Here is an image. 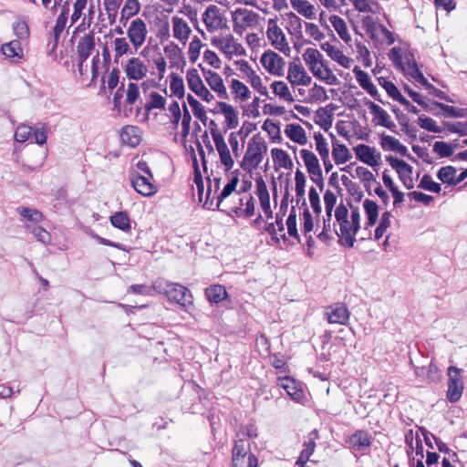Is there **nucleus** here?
I'll return each mask as SVG.
<instances>
[{
	"mask_svg": "<svg viewBox=\"0 0 467 467\" xmlns=\"http://www.w3.org/2000/svg\"><path fill=\"white\" fill-rule=\"evenodd\" d=\"M152 288L160 294L166 295L170 301H174L183 307L192 303L191 291L182 285L158 279L153 282Z\"/></svg>",
	"mask_w": 467,
	"mask_h": 467,
	"instance_id": "nucleus-1",
	"label": "nucleus"
},
{
	"mask_svg": "<svg viewBox=\"0 0 467 467\" xmlns=\"http://www.w3.org/2000/svg\"><path fill=\"white\" fill-rule=\"evenodd\" d=\"M267 145L260 134H255L250 140L243 161L240 163L241 168L251 172L256 169L263 161V154L266 152Z\"/></svg>",
	"mask_w": 467,
	"mask_h": 467,
	"instance_id": "nucleus-2",
	"label": "nucleus"
},
{
	"mask_svg": "<svg viewBox=\"0 0 467 467\" xmlns=\"http://www.w3.org/2000/svg\"><path fill=\"white\" fill-rule=\"evenodd\" d=\"M303 57L315 77L322 80H327L330 84L334 81L336 82V76H334L332 71L325 66L323 62V56L317 49L307 48L305 51Z\"/></svg>",
	"mask_w": 467,
	"mask_h": 467,
	"instance_id": "nucleus-3",
	"label": "nucleus"
},
{
	"mask_svg": "<svg viewBox=\"0 0 467 467\" xmlns=\"http://www.w3.org/2000/svg\"><path fill=\"white\" fill-rule=\"evenodd\" d=\"M127 37L135 51H138L145 43L148 28L145 21L140 17L131 20L127 26Z\"/></svg>",
	"mask_w": 467,
	"mask_h": 467,
	"instance_id": "nucleus-4",
	"label": "nucleus"
},
{
	"mask_svg": "<svg viewBox=\"0 0 467 467\" xmlns=\"http://www.w3.org/2000/svg\"><path fill=\"white\" fill-rule=\"evenodd\" d=\"M130 181L134 190L145 197H151L158 192V186L153 182V176L140 174L132 170L130 172Z\"/></svg>",
	"mask_w": 467,
	"mask_h": 467,
	"instance_id": "nucleus-5",
	"label": "nucleus"
},
{
	"mask_svg": "<svg viewBox=\"0 0 467 467\" xmlns=\"http://www.w3.org/2000/svg\"><path fill=\"white\" fill-rule=\"evenodd\" d=\"M202 21L207 31L210 33L228 28L227 19L223 16L221 9L215 5L207 6L202 14Z\"/></svg>",
	"mask_w": 467,
	"mask_h": 467,
	"instance_id": "nucleus-6",
	"label": "nucleus"
},
{
	"mask_svg": "<svg viewBox=\"0 0 467 467\" xmlns=\"http://www.w3.org/2000/svg\"><path fill=\"white\" fill-rule=\"evenodd\" d=\"M461 371L456 367L451 366L448 368L447 399L452 403L457 402L462 395L463 382Z\"/></svg>",
	"mask_w": 467,
	"mask_h": 467,
	"instance_id": "nucleus-7",
	"label": "nucleus"
},
{
	"mask_svg": "<svg viewBox=\"0 0 467 467\" xmlns=\"http://www.w3.org/2000/svg\"><path fill=\"white\" fill-rule=\"evenodd\" d=\"M211 42L213 46L219 48L223 53L230 57L234 55L244 54V48L243 46L237 43L234 36L231 34L214 36L212 38Z\"/></svg>",
	"mask_w": 467,
	"mask_h": 467,
	"instance_id": "nucleus-8",
	"label": "nucleus"
},
{
	"mask_svg": "<svg viewBox=\"0 0 467 467\" xmlns=\"http://www.w3.org/2000/svg\"><path fill=\"white\" fill-rule=\"evenodd\" d=\"M232 18L234 31L238 35H242L246 28L257 23L258 15L252 10L239 8L232 13Z\"/></svg>",
	"mask_w": 467,
	"mask_h": 467,
	"instance_id": "nucleus-9",
	"label": "nucleus"
},
{
	"mask_svg": "<svg viewBox=\"0 0 467 467\" xmlns=\"http://www.w3.org/2000/svg\"><path fill=\"white\" fill-rule=\"evenodd\" d=\"M386 161L396 170L400 180L407 189H412L414 186L412 179L413 168L403 160H400L393 156H387Z\"/></svg>",
	"mask_w": 467,
	"mask_h": 467,
	"instance_id": "nucleus-10",
	"label": "nucleus"
},
{
	"mask_svg": "<svg viewBox=\"0 0 467 467\" xmlns=\"http://www.w3.org/2000/svg\"><path fill=\"white\" fill-rule=\"evenodd\" d=\"M186 79L190 89L206 102L212 101L214 97L202 83V80L195 68L189 69Z\"/></svg>",
	"mask_w": 467,
	"mask_h": 467,
	"instance_id": "nucleus-11",
	"label": "nucleus"
},
{
	"mask_svg": "<svg viewBox=\"0 0 467 467\" xmlns=\"http://www.w3.org/2000/svg\"><path fill=\"white\" fill-rule=\"evenodd\" d=\"M267 38L271 42L272 46L283 52L285 55H288L290 52L289 45L285 39V34L282 29L277 26L276 22L273 19L268 21V28H267Z\"/></svg>",
	"mask_w": 467,
	"mask_h": 467,
	"instance_id": "nucleus-12",
	"label": "nucleus"
},
{
	"mask_svg": "<svg viewBox=\"0 0 467 467\" xmlns=\"http://www.w3.org/2000/svg\"><path fill=\"white\" fill-rule=\"evenodd\" d=\"M68 13H69V5H68V2H66L62 5L61 13L57 16V18L56 20V24L52 29V32L50 33V39L48 41L47 47L50 48L51 52H54L57 47L60 36L66 27Z\"/></svg>",
	"mask_w": 467,
	"mask_h": 467,
	"instance_id": "nucleus-13",
	"label": "nucleus"
},
{
	"mask_svg": "<svg viewBox=\"0 0 467 467\" xmlns=\"http://www.w3.org/2000/svg\"><path fill=\"white\" fill-rule=\"evenodd\" d=\"M263 67L272 75L283 76L285 62L282 57L272 50L265 51L261 57Z\"/></svg>",
	"mask_w": 467,
	"mask_h": 467,
	"instance_id": "nucleus-14",
	"label": "nucleus"
},
{
	"mask_svg": "<svg viewBox=\"0 0 467 467\" xmlns=\"http://www.w3.org/2000/svg\"><path fill=\"white\" fill-rule=\"evenodd\" d=\"M123 70L126 77L132 80H141L147 77L148 67L146 64L140 58L132 57L127 60L123 66Z\"/></svg>",
	"mask_w": 467,
	"mask_h": 467,
	"instance_id": "nucleus-15",
	"label": "nucleus"
},
{
	"mask_svg": "<svg viewBox=\"0 0 467 467\" xmlns=\"http://www.w3.org/2000/svg\"><path fill=\"white\" fill-rule=\"evenodd\" d=\"M326 316L330 324L346 325L349 319V312L342 303H337L327 307Z\"/></svg>",
	"mask_w": 467,
	"mask_h": 467,
	"instance_id": "nucleus-16",
	"label": "nucleus"
},
{
	"mask_svg": "<svg viewBox=\"0 0 467 467\" xmlns=\"http://www.w3.org/2000/svg\"><path fill=\"white\" fill-rule=\"evenodd\" d=\"M213 140L214 141L222 164L225 167L226 171L231 170L234 164V161L231 156L230 150L224 141L223 135L221 133L213 132Z\"/></svg>",
	"mask_w": 467,
	"mask_h": 467,
	"instance_id": "nucleus-17",
	"label": "nucleus"
},
{
	"mask_svg": "<svg viewBox=\"0 0 467 467\" xmlns=\"http://www.w3.org/2000/svg\"><path fill=\"white\" fill-rule=\"evenodd\" d=\"M357 158L363 163L371 167L379 164L380 153H376V150L366 144H358L354 148Z\"/></svg>",
	"mask_w": 467,
	"mask_h": 467,
	"instance_id": "nucleus-18",
	"label": "nucleus"
},
{
	"mask_svg": "<svg viewBox=\"0 0 467 467\" xmlns=\"http://www.w3.org/2000/svg\"><path fill=\"white\" fill-rule=\"evenodd\" d=\"M339 224V233L335 230V233L337 236H339L338 244L348 248L354 246L355 243V235L358 231H353V224L351 222L347 219L345 223L340 222Z\"/></svg>",
	"mask_w": 467,
	"mask_h": 467,
	"instance_id": "nucleus-19",
	"label": "nucleus"
},
{
	"mask_svg": "<svg viewBox=\"0 0 467 467\" xmlns=\"http://www.w3.org/2000/svg\"><path fill=\"white\" fill-rule=\"evenodd\" d=\"M202 71L204 74L205 80L210 86V88L213 91H215L221 99H228L226 88L223 84L222 77L218 73L211 69L205 70L204 68H202Z\"/></svg>",
	"mask_w": 467,
	"mask_h": 467,
	"instance_id": "nucleus-20",
	"label": "nucleus"
},
{
	"mask_svg": "<svg viewBox=\"0 0 467 467\" xmlns=\"http://www.w3.org/2000/svg\"><path fill=\"white\" fill-rule=\"evenodd\" d=\"M365 104L370 109V113L378 118L377 125L383 126L392 131H395L396 124L390 120L389 113L370 100H366Z\"/></svg>",
	"mask_w": 467,
	"mask_h": 467,
	"instance_id": "nucleus-21",
	"label": "nucleus"
},
{
	"mask_svg": "<svg viewBox=\"0 0 467 467\" xmlns=\"http://www.w3.org/2000/svg\"><path fill=\"white\" fill-rule=\"evenodd\" d=\"M171 24L173 36L182 44H186L192 33L188 23L182 17L172 16Z\"/></svg>",
	"mask_w": 467,
	"mask_h": 467,
	"instance_id": "nucleus-22",
	"label": "nucleus"
},
{
	"mask_svg": "<svg viewBox=\"0 0 467 467\" xmlns=\"http://www.w3.org/2000/svg\"><path fill=\"white\" fill-rule=\"evenodd\" d=\"M287 79L292 85L308 86L312 78L309 77L301 65H290L287 74Z\"/></svg>",
	"mask_w": 467,
	"mask_h": 467,
	"instance_id": "nucleus-23",
	"label": "nucleus"
},
{
	"mask_svg": "<svg viewBox=\"0 0 467 467\" xmlns=\"http://www.w3.org/2000/svg\"><path fill=\"white\" fill-rule=\"evenodd\" d=\"M95 49L94 35L88 34L82 36L77 46L78 59L86 61Z\"/></svg>",
	"mask_w": 467,
	"mask_h": 467,
	"instance_id": "nucleus-24",
	"label": "nucleus"
},
{
	"mask_svg": "<svg viewBox=\"0 0 467 467\" xmlns=\"http://www.w3.org/2000/svg\"><path fill=\"white\" fill-rule=\"evenodd\" d=\"M380 146L384 150L395 151L401 156L408 155L407 147L400 142L396 138L382 133L380 135Z\"/></svg>",
	"mask_w": 467,
	"mask_h": 467,
	"instance_id": "nucleus-25",
	"label": "nucleus"
},
{
	"mask_svg": "<svg viewBox=\"0 0 467 467\" xmlns=\"http://www.w3.org/2000/svg\"><path fill=\"white\" fill-rule=\"evenodd\" d=\"M321 48L327 52L330 58L337 61L340 66L345 68H348L350 67V58L345 56L341 50L336 48L330 43L325 42L321 44Z\"/></svg>",
	"mask_w": 467,
	"mask_h": 467,
	"instance_id": "nucleus-26",
	"label": "nucleus"
},
{
	"mask_svg": "<svg viewBox=\"0 0 467 467\" xmlns=\"http://www.w3.org/2000/svg\"><path fill=\"white\" fill-rule=\"evenodd\" d=\"M113 51L115 60L123 57L124 55H133L138 51L132 47L128 37H116L113 40Z\"/></svg>",
	"mask_w": 467,
	"mask_h": 467,
	"instance_id": "nucleus-27",
	"label": "nucleus"
},
{
	"mask_svg": "<svg viewBox=\"0 0 467 467\" xmlns=\"http://www.w3.org/2000/svg\"><path fill=\"white\" fill-rule=\"evenodd\" d=\"M140 11L139 0H125L120 11L119 23L126 26L128 21Z\"/></svg>",
	"mask_w": 467,
	"mask_h": 467,
	"instance_id": "nucleus-28",
	"label": "nucleus"
},
{
	"mask_svg": "<svg viewBox=\"0 0 467 467\" xmlns=\"http://www.w3.org/2000/svg\"><path fill=\"white\" fill-rule=\"evenodd\" d=\"M301 157L310 175H320L321 167L317 157L308 150H301Z\"/></svg>",
	"mask_w": 467,
	"mask_h": 467,
	"instance_id": "nucleus-29",
	"label": "nucleus"
},
{
	"mask_svg": "<svg viewBox=\"0 0 467 467\" xmlns=\"http://www.w3.org/2000/svg\"><path fill=\"white\" fill-rule=\"evenodd\" d=\"M121 140L131 147H136L140 142L139 128L131 125H127L122 128L120 131Z\"/></svg>",
	"mask_w": 467,
	"mask_h": 467,
	"instance_id": "nucleus-30",
	"label": "nucleus"
},
{
	"mask_svg": "<svg viewBox=\"0 0 467 467\" xmlns=\"http://www.w3.org/2000/svg\"><path fill=\"white\" fill-rule=\"evenodd\" d=\"M217 105L220 109V111L225 117L227 129H235L238 126L239 119L238 114L232 105L222 101L218 102Z\"/></svg>",
	"mask_w": 467,
	"mask_h": 467,
	"instance_id": "nucleus-31",
	"label": "nucleus"
},
{
	"mask_svg": "<svg viewBox=\"0 0 467 467\" xmlns=\"http://www.w3.org/2000/svg\"><path fill=\"white\" fill-rule=\"evenodd\" d=\"M285 135L293 141L305 145L307 142L305 130L298 124H288L285 130Z\"/></svg>",
	"mask_w": 467,
	"mask_h": 467,
	"instance_id": "nucleus-32",
	"label": "nucleus"
},
{
	"mask_svg": "<svg viewBox=\"0 0 467 467\" xmlns=\"http://www.w3.org/2000/svg\"><path fill=\"white\" fill-rule=\"evenodd\" d=\"M351 446L356 451H361L370 446V438L367 431H358L349 439Z\"/></svg>",
	"mask_w": 467,
	"mask_h": 467,
	"instance_id": "nucleus-33",
	"label": "nucleus"
},
{
	"mask_svg": "<svg viewBox=\"0 0 467 467\" xmlns=\"http://www.w3.org/2000/svg\"><path fill=\"white\" fill-rule=\"evenodd\" d=\"M332 156L337 165L346 163L352 158V155L347 146L338 143L333 144Z\"/></svg>",
	"mask_w": 467,
	"mask_h": 467,
	"instance_id": "nucleus-34",
	"label": "nucleus"
},
{
	"mask_svg": "<svg viewBox=\"0 0 467 467\" xmlns=\"http://www.w3.org/2000/svg\"><path fill=\"white\" fill-rule=\"evenodd\" d=\"M111 224L122 230L123 232H130V220L126 212H117L113 215L110 216Z\"/></svg>",
	"mask_w": 467,
	"mask_h": 467,
	"instance_id": "nucleus-35",
	"label": "nucleus"
},
{
	"mask_svg": "<svg viewBox=\"0 0 467 467\" xmlns=\"http://www.w3.org/2000/svg\"><path fill=\"white\" fill-rule=\"evenodd\" d=\"M363 207L368 216L367 228L373 226L379 217V206L378 204L369 199H366L363 202Z\"/></svg>",
	"mask_w": 467,
	"mask_h": 467,
	"instance_id": "nucleus-36",
	"label": "nucleus"
},
{
	"mask_svg": "<svg viewBox=\"0 0 467 467\" xmlns=\"http://www.w3.org/2000/svg\"><path fill=\"white\" fill-rule=\"evenodd\" d=\"M205 296L210 302L219 303L226 297L227 293L223 285H214L205 289Z\"/></svg>",
	"mask_w": 467,
	"mask_h": 467,
	"instance_id": "nucleus-37",
	"label": "nucleus"
},
{
	"mask_svg": "<svg viewBox=\"0 0 467 467\" xmlns=\"http://www.w3.org/2000/svg\"><path fill=\"white\" fill-rule=\"evenodd\" d=\"M271 155L275 163L281 168L292 169L293 161L286 151L281 149H272Z\"/></svg>",
	"mask_w": 467,
	"mask_h": 467,
	"instance_id": "nucleus-38",
	"label": "nucleus"
},
{
	"mask_svg": "<svg viewBox=\"0 0 467 467\" xmlns=\"http://www.w3.org/2000/svg\"><path fill=\"white\" fill-rule=\"evenodd\" d=\"M330 23L332 24L333 27L340 36L342 40H344L346 43H348L351 40V36L348 32L347 25L345 21L339 17L338 16H332L329 18Z\"/></svg>",
	"mask_w": 467,
	"mask_h": 467,
	"instance_id": "nucleus-39",
	"label": "nucleus"
},
{
	"mask_svg": "<svg viewBox=\"0 0 467 467\" xmlns=\"http://www.w3.org/2000/svg\"><path fill=\"white\" fill-rule=\"evenodd\" d=\"M433 105L440 108L443 115L447 118H465L467 117V109L455 108L441 102H433Z\"/></svg>",
	"mask_w": 467,
	"mask_h": 467,
	"instance_id": "nucleus-40",
	"label": "nucleus"
},
{
	"mask_svg": "<svg viewBox=\"0 0 467 467\" xmlns=\"http://www.w3.org/2000/svg\"><path fill=\"white\" fill-rule=\"evenodd\" d=\"M318 439V432L317 430L310 431L304 441V449L301 451L302 460H309L316 448V440Z\"/></svg>",
	"mask_w": 467,
	"mask_h": 467,
	"instance_id": "nucleus-41",
	"label": "nucleus"
},
{
	"mask_svg": "<svg viewBox=\"0 0 467 467\" xmlns=\"http://www.w3.org/2000/svg\"><path fill=\"white\" fill-rule=\"evenodd\" d=\"M457 173V170L455 167L448 165L441 167L437 172L438 179L445 184L450 186H455V174Z\"/></svg>",
	"mask_w": 467,
	"mask_h": 467,
	"instance_id": "nucleus-42",
	"label": "nucleus"
},
{
	"mask_svg": "<svg viewBox=\"0 0 467 467\" xmlns=\"http://www.w3.org/2000/svg\"><path fill=\"white\" fill-rule=\"evenodd\" d=\"M271 88L275 95L278 96L280 99H285L288 102H293L294 98L287 87V85L283 81H275L272 83Z\"/></svg>",
	"mask_w": 467,
	"mask_h": 467,
	"instance_id": "nucleus-43",
	"label": "nucleus"
},
{
	"mask_svg": "<svg viewBox=\"0 0 467 467\" xmlns=\"http://www.w3.org/2000/svg\"><path fill=\"white\" fill-rule=\"evenodd\" d=\"M187 100L192 109L194 116L197 117L203 125H206L208 118L202 105L191 94H188Z\"/></svg>",
	"mask_w": 467,
	"mask_h": 467,
	"instance_id": "nucleus-44",
	"label": "nucleus"
},
{
	"mask_svg": "<svg viewBox=\"0 0 467 467\" xmlns=\"http://www.w3.org/2000/svg\"><path fill=\"white\" fill-rule=\"evenodd\" d=\"M283 388L285 389L287 395L296 401L304 398L303 390L297 387L296 381L293 379H285Z\"/></svg>",
	"mask_w": 467,
	"mask_h": 467,
	"instance_id": "nucleus-45",
	"label": "nucleus"
},
{
	"mask_svg": "<svg viewBox=\"0 0 467 467\" xmlns=\"http://www.w3.org/2000/svg\"><path fill=\"white\" fill-rule=\"evenodd\" d=\"M239 182L238 177H234L232 180L224 186L221 193L216 197L217 198V209L220 211H224L223 209H221V204L224 199H226L228 196H230L233 192L235 190L237 183Z\"/></svg>",
	"mask_w": 467,
	"mask_h": 467,
	"instance_id": "nucleus-46",
	"label": "nucleus"
},
{
	"mask_svg": "<svg viewBox=\"0 0 467 467\" xmlns=\"http://www.w3.org/2000/svg\"><path fill=\"white\" fill-rule=\"evenodd\" d=\"M2 52L7 57H20L22 55V48L18 40H13L2 46Z\"/></svg>",
	"mask_w": 467,
	"mask_h": 467,
	"instance_id": "nucleus-47",
	"label": "nucleus"
},
{
	"mask_svg": "<svg viewBox=\"0 0 467 467\" xmlns=\"http://www.w3.org/2000/svg\"><path fill=\"white\" fill-rule=\"evenodd\" d=\"M232 458L233 467H258L257 458L253 453Z\"/></svg>",
	"mask_w": 467,
	"mask_h": 467,
	"instance_id": "nucleus-48",
	"label": "nucleus"
},
{
	"mask_svg": "<svg viewBox=\"0 0 467 467\" xmlns=\"http://www.w3.org/2000/svg\"><path fill=\"white\" fill-rule=\"evenodd\" d=\"M164 53L168 56L171 63L178 64L181 61H183V56L182 49L178 47V45L171 43L163 48Z\"/></svg>",
	"mask_w": 467,
	"mask_h": 467,
	"instance_id": "nucleus-49",
	"label": "nucleus"
},
{
	"mask_svg": "<svg viewBox=\"0 0 467 467\" xmlns=\"http://www.w3.org/2000/svg\"><path fill=\"white\" fill-rule=\"evenodd\" d=\"M231 88L236 97L240 98L241 100L245 101L250 98L251 92L249 88L240 80L232 79Z\"/></svg>",
	"mask_w": 467,
	"mask_h": 467,
	"instance_id": "nucleus-50",
	"label": "nucleus"
},
{
	"mask_svg": "<svg viewBox=\"0 0 467 467\" xmlns=\"http://www.w3.org/2000/svg\"><path fill=\"white\" fill-rule=\"evenodd\" d=\"M170 88L172 94L179 99H182L184 97L183 79L174 73L171 75Z\"/></svg>",
	"mask_w": 467,
	"mask_h": 467,
	"instance_id": "nucleus-51",
	"label": "nucleus"
},
{
	"mask_svg": "<svg viewBox=\"0 0 467 467\" xmlns=\"http://www.w3.org/2000/svg\"><path fill=\"white\" fill-rule=\"evenodd\" d=\"M150 97V100L148 103H146V105H145V109L147 111H150L151 109H165L166 99L163 96H161V94H159L157 92H151Z\"/></svg>",
	"mask_w": 467,
	"mask_h": 467,
	"instance_id": "nucleus-52",
	"label": "nucleus"
},
{
	"mask_svg": "<svg viewBox=\"0 0 467 467\" xmlns=\"http://www.w3.org/2000/svg\"><path fill=\"white\" fill-rule=\"evenodd\" d=\"M314 139L316 140V150L318 151L322 160H327L329 158V150L326 139L320 133H315Z\"/></svg>",
	"mask_w": 467,
	"mask_h": 467,
	"instance_id": "nucleus-53",
	"label": "nucleus"
},
{
	"mask_svg": "<svg viewBox=\"0 0 467 467\" xmlns=\"http://www.w3.org/2000/svg\"><path fill=\"white\" fill-rule=\"evenodd\" d=\"M233 457L247 456L250 452V443L245 439L235 441L232 451Z\"/></svg>",
	"mask_w": 467,
	"mask_h": 467,
	"instance_id": "nucleus-54",
	"label": "nucleus"
},
{
	"mask_svg": "<svg viewBox=\"0 0 467 467\" xmlns=\"http://www.w3.org/2000/svg\"><path fill=\"white\" fill-rule=\"evenodd\" d=\"M17 212L21 216L34 223L41 222L44 218L42 213L36 209L21 207L17 209Z\"/></svg>",
	"mask_w": 467,
	"mask_h": 467,
	"instance_id": "nucleus-55",
	"label": "nucleus"
},
{
	"mask_svg": "<svg viewBox=\"0 0 467 467\" xmlns=\"http://www.w3.org/2000/svg\"><path fill=\"white\" fill-rule=\"evenodd\" d=\"M433 151L441 158H447L452 155L453 147L444 141H436L433 144Z\"/></svg>",
	"mask_w": 467,
	"mask_h": 467,
	"instance_id": "nucleus-56",
	"label": "nucleus"
},
{
	"mask_svg": "<svg viewBox=\"0 0 467 467\" xmlns=\"http://www.w3.org/2000/svg\"><path fill=\"white\" fill-rule=\"evenodd\" d=\"M418 187L435 193H439L441 191V185L433 182L428 174L423 175Z\"/></svg>",
	"mask_w": 467,
	"mask_h": 467,
	"instance_id": "nucleus-57",
	"label": "nucleus"
},
{
	"mask_svg": "<svg viewBox=\"0 0 467 467\" xmlns=\"http://www.w3.org/2000/svg\"><path fill=\"white\" fill-rule=\"evenodd\" d=\"M286 226H287L288 234L290 236L295 237L297 240H299V234L297 233V228H296V209L294 206L292 207V209L290 211V214L286 220Z\"/></svg>",
	"mask_w": 467,
	"mask_h": 467,
	"instance_id": "nucleus-58",
	"label": "nucleus"
},
{
	"mask_svg": "<svg viewBox=\"0 0 467 467\" xmlns=\"http://www.w3.org/2000/svg\"><path fill=\"white\" fill-rule=\"evenodd\" d=\"M140 96V88L139 85L133 82L128 84L126 90V99L125 102L129 105H133Z\"/></svg>",
	"mask_w": 467,
	"mask_h": 467,
	"instance_id": "nucleus-59",
	"label": "nucleus"
},
{
	"mask_svg": "<svg viewBox=\"0 0 467 467\" xmlns=\"http://www.w3.org/2000/svg\"><path fill=\"white\" fill-rule=\"evenodd\" d=\"M418 124L421 129L431 132L439 133L441 131V129L437 126L436 121L429 117H420L418 119Z\"/></svg>",
	"mask_w": 467,
	"mask_h": 467,
	"instance_id": "nucleus-60",
	"label": "nucleus"
},
{
	"mask_svg": "<svg viewBox=\"0 0 467 467\" xmlns=\"http://www.w3.org/2000/svg\"><path fill=\"white\" fill-rule=\"evenodd\" d=\"M202 47V41L197 37L192 40L189 46V58L191 62L195 63L200 56V50Z\"/></svg>",
	"mask_w": 467,
	"mask_h": 467,
	"instance_id": "nucleus-61",
	"label": "nucleus"
},
{
	"mask_svg": "<svg viewBox=\"0 0 467 467\" xmlns=\"http://www.w3.org/2000/svg\"><path fill=\"white\" fill-rule=\"evenodd\" d=\"M31 233L36 238L37 241L44 244H48L51 242L50 234L41 226H34L31 229Z\"/></svg>",
	"mask_w": 467,
	"mask_h": 467,
	"instance_id": "nucleus-62",
	"label": "nucleus"
},
{
	"mask_svg": "<svg viewBox=\"0 0 467 467\" xmlns=\"http://www.w3.org/2000/svg\"><path fill=\"white\" fill-rule=\"evenodd\" d=\"M33 129L31 127L21 125L17 127L15 132V139L17 142H25L32 136Z\"/></svg>",
	"mask_w": 467,
	"mask_h": 467,
	"instance_id": "nucleus-63",
	"label": "nucleus"
},
{
	"mask_svg": "<svg viewBox=\"0 0 467 467\" xmlns=\"http://www.w3.org/2000/svg\"><path fill=\"white\" fill-rule=\"evenodd\" d=\"M446 129L451 133H457L461 136L467 135V122L445 123Z\"/></svg>",
	"mask_w": 467,
	"mask_h": 467,
	"instance_id": "nucleus-64",
	"label": "nucleus"
}]
</instances>
